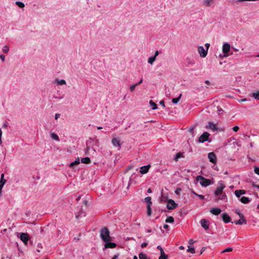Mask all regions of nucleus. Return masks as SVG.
I'll use <instances>...</instances> for the list:
<instances>
[{"mask_svg": "<svg viewBox=\"0 0 259 259\" xmlns=\"http://www.w3.org/2000/svg\"><path fill=\"white\" fill-rule=\"evenodd\" d=\"M112 145L115 147H120L121 145L119 141L116 138H114L111 141Z\"/></svg>", "mask_w": 259, "mask_h": 259, "instance_id": "15", "label": "nucleus"}, {"mask_svg": "<svg viewBox=\"0 0 259 259\" xmlns=\"http://www.w3.org/2000/svg\"><path fill=\"white\" fill-rule=\"evenodd\" d=\"M214 0H204L203 5L205 7H209Z\"/></svg>", "mask_w": 259, "mask_h": 259, "instance_id": "22", "label": "nucleus"}, {"mask_svg": "<svg viewBox=\"0 0 259 259\" xmlns=\"http://www.w3.org/2000/svg\"><path fill=\"white\" fill-rule=\"evenodd\" d=\"M252 186L253 187H255V188L259 189V185L255 184L254 183H253V182L252 183Z\"/></svg>", "mask_w": 259, "mask_h": 259, "instance_id": "52", "label": "nucleus"}, {"mask_svg": "<svg viewBox=\"0 0 259 259\" xmlns=\"http://www.w3.org/2000/svg\"><path fill=\"white\" fill-rule=\"evenodd\" d=\"M157 248L160 250V252H162V251H164L160 245L157 246Z\"/></svg>", "mask_w": 259, "mask_h": 259, "instance_id": "49", "label": "nucleus"}, {"mask_svg": "<svg viewBox=\"0 0 259 259\" xmlns=\"http://www.w3.org/2000/svg\"><path fill=\"white\" fill-rule=\"evenodd\" d=\"M192 193L195 194V195L197 196L198 197H199L201 200H203L204 199V196L202 195H200V194H196L195 192L194 191H192Z\"/></svg>", "mask_w": 259, "mask_h": 259, "instance_id": "41", "label": "nucleus"}, {"mask_svg": "<svg viewBox=\"0 0 259 259\" xmlns=\"http://www.w3.org/2000/svg\"><path fill=\"white\" fill-rule=\"evenodd\" d=\"M205 47H206V50L208 51V50L209 47V46H210L209 44H208V43H206V44H205Z\"/></svg>", "mask_w": 259, "mask_h": 259, "instance_id": "51", "label": "nucleus"}, {"mask_svg": "<svg viewBox=\"0 0 259 259\" xmlns=\"http://www.w3.org/2000/svg\"><path fill=\"white\" fill-rule=\"evenodd\" d=\"M167 257L168 256L165 254L164 251H162V252H160V255L158 259H167Z\"/></svg>", "mask_w": 259, "mask_h": 259, "instance_id": "30", "label": "nucleus"}, {"mask_svg": "<svg viewBox=\"0 0 259 259\" xmlns=\"http://www.w3.org/2000/svg\"><path fill=\"white\" fill-rule=\"evenodd\" d=\"M152 191H151V189L150 188H149L147 190V192L148 193H151Z\"/></svg>", "mask_w": 259, "mask_h": 259, "instance_id": "64", "label": "nucleus"}, {"mask_svg": "<svg viewBox=\"0 0 259 259\" xmlns=\"http://www.w3.org/2000/svg\"><path fill=\"white\" fill-rule=\"evenodd\" d=\"M244 194H245V191L244 190H237L235 191V195L238 198L240 197L241 195Z\"/></svg>", "mask_w": 259, "mask_h": 259, "instance_id": "17", "label": "nucleus"}, {"mask_svg": "<svg viewBox=\"0 0 259 259\" xmlns=\"http://www.w3.org/2000/svg\"><path fill=\"white\" fill-rule=\"evenodd\" d=\"M150 105L153 110H155L157 108V104H155L153 101L150 100L149 102Z\"/></svg>", "mask_w": 259, "mask_h": 259, "instance_id": "24", "label": "nucleus"}, {"mask_svg": "<svg viewBox=\"0 0 259 259\" xmlns=\"http://www.w3.org/2000/svg\"><path fill=\"white\" fill-rule=\"evenodd\" d=\"M60 116V114L59 113H56L55 115V119H57Z\"/></svg>", "mask_w": 259, "mask_h": 259, "instance_id": "55", "label": "nucleus"}, {"mask_svg": "<svg viewBox=\"0 0 259 259\" xmlns=\"http://www.w3.org/2000/svg\"><path fill=\"white\" fill-rule=\"evenodd\" d=\"M105 244L104 245L105 248H113L116 246V244L115 243L111 242V241H105Z\"/></svg>", "mask_w": 259, "mask_h": 259, "instance_id": "11", "label": "nucleus"}, {"mask_svg": "<svg viewBox=\"0 0 259 259\" xmlns=\"http://www.w3.org/2000/svg\"><path fill=\"white\" fill-rule=\"evenodd\" d=\"M137 86V84H136L131 85L130 86V90H131V92H133L135 90V88H136V87Z\"/></svg>", "mask_w": 259, "mask_h": 259, "instance_id": "42", "label": "nucleus"}, {"mask_svg": "<svg viewBox=\"0 0 259 259\" xmlns=\"http://www.w3.org/2000/svg\"><path fill=\"white\" fill-rule=\"evenodd\" d=\"M208 158L209 161L213 163H215L217 162V157L215 154L213 152H210L208 154Z\"/></svg>", "mask_w": 259, "mask_h": 259, "instance_id": "8", "label": "nucleus"}, {"mask_svg": "<svg viewBox=\"0 0 259 259\" xmlns=\"http://www.w3.org/2000/svg\"><path fill=\"white\" fill-rule=\"evenodd\" d=\"M159 52L158 51H156L155 52V54L153 56L155 57V58H156L157 56L159 55Z\"/></svg>", "mask_w": 259, "mask_h": 259, "instance_id": "50", "label": "nucleus"}, {"mask_svg": "<svg viewBox=\"0 0 259 259\" xmlns=\"http://www.w3.org/2000/svg\"><path fill=\"white\" fill-rule=\"evenodd\" d=\"M182 94H180L179 96L178 97V98H173L172 99V102L174 103V104H177L179 101H180L181 97H182Z\"/></svg>", "mask_w": 259, "mask_h": 259, "instance_id": "26", "label": "nucleus"}, {"mask_svg": "<svg viewBox=\"0 0 259 259\" xmlns=\"http://www.w3.org/2000/svg\"><path fill=\"white\" fill-rule=\"evenodd\" d=\"M4 174H2L1 175V180H0V185L1 187L3 188L6 183V180L4 179Z\"/></svg>", "mask_w": 259, "mask_h": 259, "instance_id": "20", "label": "nucleus"}, {"mask_svg": "<svg viewBox=\"0 0 259 259\" xmlns=\"http://www.w3.org/2000/svg\"><path fill=\"white\" fill-rule=\"evenodd\" d=\"M147 214L148 215L150 216L151 214V206H149V205H147Z\"/></svg>", "mask_w": 259, "mask_h": 259, "instance_id": "39", "label": "nucleus"}, {"mask_svg": "<svg viewBox=\"0 0 259 259\" xmlns=\"http://www.w3.org/2000/svg\"><path fill=\"white\" fill-rule=\"evenodd\" d=\"M16 5L17 6H18L19 7H20V8H23L25 6V5L24 3H23L22 2H16Z\"/></svg>", "mask_w": 259, "mask_h": 259, "instance_id": "36", "label": "nucleus"}, {"mask_svg": "<svg viewBox=\"0 0 259 259\" xmlns=\"http://www.w3.org/2000/svg\"><path fill=\"white\" fill-rule=\"evenodd\" d=\"M230 50V45L229 44L226 42L223 45L222 51L225 54L228 53Z\"/></svg>", "mask_w": 259, "mask_h": 259, "instance_id": "10", "label": "nucleus"}, {"mask_svg": "<svg viewBox=\"0 0 259 259\" xmlns=\"http://www.w3.org/2000/svg\"><path fill=\"white\" fill-rule=\"evenodd\" d=\"M145 201L147 203V205L151 206L152 205L151 198L150 196H147L145 198Z\"/></svg>", "mask_w": 259, "mask_h": 259, "instance_id": "27", "label": "nucleus"}, {"mask_svg": "<svg viewBox=\"0 0 259 259\" xmlns=\"http://www.w3.org/2000/svg\"><path fill=\"white\" fill-rule=\"evenodd\" d=\"M196 180L199 181L200 184L203 187H207L211 184V181L201 176L196 177Z\"/></svg>", "mask_w": 259, "mask_h": 259, "instance_id": "2", "label": "nucleus"}, {"mask_svg": "<svg viewBox=\"0 0 259 259\" xmlns=\"http://www.w3.org/2000/svg\"><path fill=\"white\" fill-rule=\"evenodd\" d=\"M20 238L24 243H26L28 240L29 236L26 233H22L20 235Z\"/></svg>", "mask_w": 259, "mask_h": 259, "instance_id": "13", "label": "nucleus"}, {"mask_svg": "<svg viewBox=\"0 0 259 259\" xmlns=\"http://www.w3.org/2000/svg\"><path fill=\"white\" fill-rule=\"evenodd\" d=\"M156 59V58H155V57H154L153 56H151L148 58V63L150 64L151 65H152L154 62L155 61Z\"/></svg>", "mask_w": 259, "mask_h": 259, "instance_id": "25", "label": "nucleus"}, {"mask_svg": "<svg viewBox=\"0 0 259 259\" xmlns=\"http://www.w3.org/2000/svg\"><path fill=\"white\" fill-rule=\"evenodd\" d=\"M142 82H143V78H141L140 79V80L139 81V82L136 84H137V85H138L140 84L141 83H142Z\"/></svg>", "mask_w": 259, "mask_h": 259, "instance_id": "56", "label": "nucleus"}, {"mask_svg": "<svg viewBox=\"0 0 259 259\" xmlns=\"http://www.w3.org/2000/svg\"><path fill=\"white\" fill-rule=\"evenodd\" d=\"M182 189L180 188H178L175 190V192L176 194L179 195L180 192L181 191Z\"/></svg>", "mask_w": 259, "mask_h": 259, "instance_id": "43", "label": "nucleus"}, {"mask_svg": "<svg viewBox=\"0 0 259 259\" xmlns=\"http://www.w3.org/2000/svg\"><path fill=\"white\" fill-rule=\"evenodd\" d=\"M210 212L213 214L217 215L221 212V209L219 208L213 207L210 209Z\"/></svg>", "mask_w": 259, "mask_h": 259, "instance_id": "14", "label": "nucleus"}, {"mask_svg": "<svg viewBox=\"0 0 259 259\" xmlns=\"http://www.w3.org/2000/svg\"><path fill=\"white\" fill-rule=\"evenodd\" d=\"M194 242V240H192V239L190 240H189V244H193Z\"/></svg>", "mask_w": 259, "mask_h": 259, "instance_id": "61", "label": "nucleus"}, {"mask_svg": "<svg viewBox=\"0 0 259 259\" xmlns=\"http://www.w3.org/2000/svg\"><path fill=\"white\" fill-rule=\"evenodd\" d=\"M232 130L234 132H237L239 130V127L238 126H235L232 128Z\"/></svg>", "mask_w": 259, "mask_h": 259, "instance_id": "44", "label": "nucleus"}, {"mask_svg": "<svg viewBox=\"0 0 259 259\" xmlns=\"http://www.w3.org/2000/svg\"><path fill=\"white\" fill-rule=\"evenodd\" d=\"M9 51V47L6 45L4 47H3V52L4 53H8Z\"/></svg>", "mask_w": 259, "mask_h": 259, "instance_id": "35", "label": "nucleus"}, {"mask_svg": "<svg viewBox=\"0 0 259 259\" xmlns=\"http://www.w3.org/2000/svg\"><path fill=\"white\" fill-rule=\"evenodd\" d=\"M254 171L255 174H256L257 175H259V167H255Z\"/></svg>", "mask_w": 259, "mask_h": 259, "instance_id": "46", "label": "nucleus"}, {"mask_svg": "<svg viewBox=\"0 0 259 259\" xmlns=\"http://www.w3.org/2000/svg\"><path fill=\"white\" fill-rule=\"evenodd\" d=\"M139 257L140 259H150V258L147 257L146 254L143 252L140 253Z\"/></svg>", "mask_w": 259, "mask_h": 259, "instance_id": "28", "label": "nucleus"}, {"mask_svg": "<svg viewBox=\"0 0 259 259\" xmlns=\"http://www.w3.org/2000/svg\"><path fill=\"white\" fill-rule=\"evenodd\" d=\"M150 167V165H145V166H142L141 167L140 170V173L143 175L147 173L149 171Z\"/></svg>", "mask_w": 259, "mask_h": 259, "instance_id": "12", "label": "nucleus"}, {"mask_svg": "<svg viewBox=\"0 0 259 259\" xmlns=\"http://www.w3.org/2000/svg\"><path fill=\"white\" fill-rule=\"evenodd\" d=\"M234 223L236 225H242V224H246V220L243 218H240L239 220L234 221Z\"/></svg>", "mask_w": 259, "mask_h": 259, "instance_id": "18", "label": "nucleus"}, {"mask_svg": "<svg viewBox=\"0 0 259 259\" xmlns=\"http://www.w3.org/2000/svg\"><path fill=\"white\" fill-rule=\"evenodd\" d=\"M236 212L239 215L240 218L244 217L243 215L239 211H236Z\"/></svg>", "mask_w": 259, "mask_h": 259, "instance_id": "53", "label": "nucleus"}, {"mask_svg": "<svg viewBox=\"0 0 259 259\" xmlns=\"http://www.w3.org/2000/svg\"><path fill=\"white\" fill-rule=\"evenodd\" d=\"M148 245V243L147 242H144L141 244V247L144 248L146 247Z\"/></svg>", "mask_w": 259, "mask_h": 259, "instance_id": "48", "label": "nucleus"}, {"mask_svg": "<svg viewBox=\"0 0 259 259\" xmlns=\"http://www.w3.org/2000/svg\"><path fill=\"white\" fill-rule=\"evenodd\" d=\"M182 154L181 153H177L174 157V159L177 161L179 158L182 157Z\"/></svg>", "mask_w": 259, "mask_h": 259, "instance_id": "38", "label": "nucleus"}, {"mask_svg": "<svg viewBox=\"0 0 259 259\" xmlns=\"http://www.w3.org/2000/svg\"><path fill=\"white\" fill-rule=\"evenodd\" d=\"M100 237L104 242L111 241L110 232L106 227H104L101 229L100 231Z\"/></svg>", "mask_w": 259, "mask_h": 259, "instance_id": "1", "label": "nucleus"}, {"mask_svg": "<svg viewBox=\"0 0 259 259\" xmlns=\"http://www.w3.org/2000/svg\"><path fill=\"white\" fill-rule=\"evenodd\" d=\"M163 228L165 229H167L168 228H169V226L168 225H166V224H164L163 225Z\"/></svg>", "mask_w": 259, "mask_h": 259, "instance_id": "60", "label": "nucleus"}, {"mask_svg": "<svg viewBox=\"0 0 259 259\" xmlns=\"http://www.w3.org/2000/svg\"><path fill=\"white\" fill-rule=\"evenodd\" d=\"M240 201L244 204H247L248 203L250 200L248 197L242 196L240 198Z\"/></svg>", "mask_w": 259, "mask_h": 259, "instance_id": "19", "label": "nucleus"}, {"mask_svg": "<svg viewBox=\"0 0 259 259\" xmlns=\"http://www.w3.org/2000/svg\"><path fill=\"white\" fill-rule=\"evenodd\" d=\"M233 250V248L232 247H228L226 249H225L224 250H223L222 251V253H225V252H231Z\"/></svg>", "mask_w": 259, "mask_h": 259, "instance_id": "37", "label": "nucleus"}, {"mask_svg": "<svg viewBox=\"0 0 259 259\" xmlns=\"http://www.w3.org/2000/svg\"><path fill=\"white\" fill-rule=\"evenodd\" d=\"M80 163V160L79 158H77L74 161L71 162L70 164V167H72L75 165H77Z\"/></svg>", "mask_w": 259, "mask_h": 259, "instance_id": "29", "label": "nucleus"}, {"mask_svg": "<svg viewBox=\"0 0 259 259\" xmlns=\"http://www.w3.org/2000/svg\"><path fill=\"white\" fill-rule=\"evenodd\" d=\"M252 97L255 99L259 100V91H257L252 94Z\"/></svg>", "mask_w": 259, "mask_h": 259, "instance_id": "34", "label": "nucleus"}, {"mask_svg": "<svg viewBox=\"0 0 259 259\" xmlns=\"http://www.w3.org/2000/svg\"><path fill=\"white\" fill-rule=\"evenodd\" d=\"M178 206V204L175 202L172 199H168L166 207L168 209L172 210L176 208Z\"/></svg>", "mask_w": 259, "mask_h": 259, "instance_id": "4", "label": "nucleus"}, {"mask_svg": "<svg viewBox=\"0 0 259 259\" xmlns=\"http://www.w3.org/2000/svg\"><path fill=\"white\" fill-rule=\"evenodd\" d=\"M2 135H3V132L1 130V128H0V145H1L3 143L2 139Z\"/></svg>", "mask_w": 259, "mask_h": 259, "instance_id": "45", "label": "nucleus"}, {"mask_svg": "<svg viewBox=\"0 0 259 259\" xmlns=\"http://www.w3.org/2000/svg\"><path fill=\"white\" fill-rule=\"evenodd\" d=\"M8 125H7V122H5L3 124V126L5 127H7Z\"/></svg>", "mask_w": 259, "mask_h": 259, "instance_id": "63", "label": "nucleus"}, {"mask_svg": "<svg viewBox=\"0 0 259 259\" xmlns=\"http://www.w3.org/2000/svg\"><path fill=\"white\" fill-rule=\"evenodd\" d=\"M197 50L200 57L204 58L206 56L208 51L203 46H199Z\"/></svg>", "mask_w": 259, "mask_h": 259, "instance_id": "6", "label": "nucleus"}, {"mask_svg": "<svg viewBox=\"0 0 259 259\" xmlns=\"http://www.w3.org/2000/svg\"><path fill=\"white\" fill-rule=\"evenodd\" d=\"M222 219H223V221L225 223H229L231 220L230 217L226 213H224L222 214Z\"/></svg>", "mask_w": 259, "mask_h": 259, "instance_id": "16", "label": "nucleus"}, {"mask_svg": "<svg viewBox=\"0 0 259 259\" xmlns=\"http://www.w3.org/2000/svg\"><path fill=\"white\" fill-rule=\"evenodd\" d=\"M246 101H247V99L246 98H244V99L240 100V102H245Z\"/></svg>", "mask_w": 259, "mask_h": 259, "instance_id": "62", "label": "nucleus"}, {"mask_svg": "<svg viewBox=\"0 0 259 259\" xmlns=\"http://www.w3.org/2000/svg\"><path fill=\"white\" fill-rule=\"evenodd\" d=\"M209 134L205 132H204L199 137V142L200 143H203L205 141H208V137L209 136Z\"/></svg>", "mask_w": 259, "mask_h": 259, "instance_id": "5", "label": "nucleus"}, {"mask_svg": "<svg viewBox=\"0 0 259 259\" xmlns=\"http://www.w3.org/2000/svg\"><path fill=\"white\" fill-rule=\"evenodd\" d=\"M118 256H119V255L118 254H115L114 255V256L113 257L112 259H117V258L118 257Z\"/></svg>", "mask_w": 259, "mask_h": 259, "instance_id": "57", "label": "nucleus"}, {"mask_svg": "<svg viewBox=\"0 0 259 259\" xmlns=\"http://www.w3.org/2000/svg\"><path fill=\"white\" fill-rule=\"evenodd\" d=\"M220 200H223L224 201H227V198L226 194H223L222 195H220L218 197Z\"/></svg>", "mask_w": 259, "mask_h": 259, "instance_id": "32", "label": "nucleus"}, {"mask_svg": "<svg viewBox=\"0 0 259 259\" xmlns=\"http://www.w3.org/2000/svg\"><path fill=\"white\" fill-rule=\"evenodd\" d=\"M81 161L83 163L89 164L91 162V160L89 157H84L81 159Z\"/></svg>", "mask_w": 259, "mask_h": 259, "instance_id": "23", "label": "nucleus"}, {"mask_svg": "<svg viewBox=\"0 0 259 259\" xmlns=\"http://www.w3.org/2000/svg\"><path fill=\"white\" fill-rule=\"evenodd\" d=\"M0 59H1L2 62H4L5 60V56L3 54L0 55Z\"/></svg>", "mask_w": 259, "mask_h": 259, "instance_id": "47", "label": "nucleus"}, {"mask_svg": "<svg viewBox=\"0 0 259 259\" xmlns=\"http://www.w3.org/2000/svg\"><path fill=\"white\" fill-rule=\"evenodd\" d=\"M51 137L54 140H55L58 141H59V138L58 136L55 133H52L51 134Z\"/></svg>", "mask_w": 259, "mask_h": 259, "instance_id": "31", "label": "nucleus"}, {"mask_svg": "<svg viewBox=\"0 0 259 259\" xmlns=\"http://www.w3.org/2000/svg\"><path fill=\"white\" fill-rule=\"evenodd\" d=\"M165 222L168 223H172L174 222V219L172 217H168L165 220Z\"/></svg>", "mask_w": 259, "mask_h": 259, "instance_id": "33", "label": "nucleus"}, {"mask_svg": "<svg viewBox=\"0 0 259 259\" xmlns=\"http://www.w3.org/2000/svg\"><path fill=\"white\" fill-rule=\"evenodd\" d=\"M187 251L192 253H195V249L194 247H192L189 246Z\"/></svg>", "mask_w": 259, "mask_h": 259, "instance_id": "40", "label": "nucleus"}, {"mask_svg": "<svg viewBox=\"0 0 259 259\" xmlns=\"http://www.w3.org/2000/svg\"><path fill=\"white\" fill-rule=\"evenodd\" d=\"M205 249V247H202V248H201V250H200V254H202V253L204 251Z\"/></svg>", "mask_w": 259, "mask_h": 259, "instance_id": "58", "label": "nucleus"}, {"mask_svg": "<svg viewBox=\"0 0 259 259\" xmlns=\"http://www.w3.org/2000/svg\"><path fill=\"white\" fill-rule=\"evenodd\" d=\"M55 82L57 85H65L66 84V82L64 79H59L58 78L55 79Z\"/></svg>", "mask_w": 259, "mask_h": 259, "instance_id": "21", "label": "nucleus"}, {"mask_svg": "<svg viewBox=\"0 0 259 259\" xmlns=\"http://www.w3.org/2000/svg\"><path fill=\"white\" fill-rule=\"evenodd\" d=\"M160 104L162 106H163V107H165V105H164V102L163 101H160V102H159Z\"/></svg>", "mask_w": 259, "mask_h": 259, "instance_id": "59", "label": "nucleus"}, {"mask_svg": "<svg viewBox=\"0 0 259 259\" xmlns=\"http://www.w3.org/2000/svg\"><path fill=\"white\" fill-rule=\"evenodd\" d=\"M218 185L219 186H218L214 192V195L215 196H219V195L221 194L222 193L223 190L225 188V182L223 181H219Z\"/></svg>", "mask_w": 259, "mask_h": 259, "instance_id": "3", "label": "nucleus"}, {"mask_svg": "<svg viewBox=\"0 0 259 259\" xmlns=\"http://www.w3.org/2000/svg\"><path fill=\"white\" fill-rule=\"evenodd\" d=\"M200 223L201 225V227L205 229V230H207L209 229V222L206 219H202Z\"/></svg>", "mask_w": 259, "mask_h": 259, "instance_id": "7", "label": "nucleus"}, {"mask_svg": "<svg viewBox=\"0 0 259 259\" xmlns=\"http://www.w3.org/2000/svg\"><path fill=\"white\" fill-rule=\"evenodd\" d=\"M206 128L207 129H210L213 132H215L218 130V128L216 125L211 122H208V124L206 126Z\"/></svg>", "mask_w": 259, "mask_h": 259, "instance_id": "9", "label": "nucleus"}, {"mask_svg": "<svg viewBox=\"0 0 259 259\" xmlns=\"http://www.w3.org/2000/svg\"><path fill=\"white\" fill-rule=\"evenodd\" d=\"M245 1H249V0H234V2L235 3H237V2H245Z\"/></svg>", "mask_w": 259, "mask_h": 259, "instance_id": "54", "label": "nucleus"}]
</instances>
